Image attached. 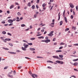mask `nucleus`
<instances>
[{
    "label": "nucleus",
    "instance_id": "obj_20",
    "mask_svg": "<svg viewBox=\"0 0 78 78\" xmlns=\"http://www.w3.org/2000/svg\"><path fill=\"white\" fill-rule=\"evenodd\" d=\"M31 8L33 9H35V6L34 5H33L32 6Z\"/></svg>",
    "mask_w": 78,
    "mask_h": 78
},
{
    "label": "nucleus",
    "instance_id": "obj_60",
    "mask_svg": "<svg viewBox=\"0 0 78 78\" xmlns=\"http://www.w3.org/2000/svg\"><path fill=\"white\" fill-rule=\"evenodd\" d=\"M57 43H56L55 42L54 43V45H57Z\"/></svg>",
    "mask_w": 78,
    "mask_h": 78
},
{
    "label": "nucleus",
    "instance_id": "obj_54",
    "mask_svg": "<svg viewBox=\"0 0 78 78\" xmlns=\"http://www.w3.org/2000/svg\"><path fill=\"white\" fill-rule=\"evenodd\" d=\"M48 69H52V68L51 67H50V66H48Z\"/></svg>",
    "mask_w": 78,
    "mask_h": 78
},
{
    "label": "nucleus",
    "instance_id": "obj_25",
    "mask_svg": "<svg viewBox=\"0 0 78 78\" xmlns=\"http://www.w3.org/2000/svg\"><path fill=\"white\" fill-rule=\"evenodd\" d=\"M28 45H26V46H24V48H28Z\"/></svg>",
    "mask_w": 78,
    "mask_h": 78
},
{
    "label": "nucleus",
    "instance_id": "obj_6",
    "mask_svg": "<svg viewBox=\"0 0 78 78\" xmlns=\"http://www.w3.org/2000/svg\"><path fill=\"white\" fill-rule=\"evenodd\" d=\"M29 49L31 51H34L35 50V48H30Z\"/></svg>",
    "mask_w": 78,
    "mask_h": 78
},
{
    "label": "nucleus",
    "instance_id": "obj_4",
    "mask_svg": "<svg viewBox=\"0 0 78 78\" xmlns=\"http://www.w3.org/2000/svg\"><path fill=\"white\" fill-rule=\"evenodd\" d=\"M50 42V40L49 39L45 40V42L46 43H48V42Z\"/></svg>",
    "mask_w": 78,
    "mask_h": 78
},
{
    "label": "nucleus",
    "instance_id": "obj_52",
    "mask_svg": "<svg viewBox=\"0 0 78 78\" xmlns=\"http://www.w3.org/2000/svg\"><path fill=\"white\" fill-rule=\"evenodd\" d=\"M37 58H43V57H41L39 56H37Z\"/></svg>",
    "mask_w": 78,
    "mask_h": 78
},
{
    "label": "nucleus",
    "instance_id": "obj_2",
    "mask_svg": "<svg viewBox=\"0 0 78 78\" xmlns=\"http://www.w3.org/2000/svg\"><path fill=\"white\" fill-rule=\"evenodd\" d=\"M8 22H9V23H11L13 22V20H12L9 19L8 20Z\"/></svg>",
    "mask_w": 78,
    "mask_h": 78
},
{
    "label": "nucleus",
    "instance_id": "obj_11",
    "mask_svg": "<svg viewBox=\"0 0 78 78\" xmlns=\"http://www.w3.org/2000/svg\"><path fill=\"white\" fill-rule=\"evenodd\" d=\"M78 64V63L77 62H75L73 64L74 66H76Z\"/></svg>",
    "mask_w": 78,
    "mask_h": 78
},
{
    "label": "nucleus",
    "instance_id": "obj_62",
    "mask_svg": "<svg viewBox=\"0 0 78 78\" xmlns=\"http://www.w3.org/2000/svg\"><path fill=\"white\" fill-rule=\"evenodd\" d=\"M16 51V52H20V51H19V50H17Z\"/></svg>",
    "mask_w": 78,
    "mask_h": 78
},
{
    "label": "nucleus",
    "instance_id": "obj_19",
    "mask_svg": "<svg viewBox=\"0 0 78 78\" xmlns=\"http://www.w3.org/2000/svg\"><path fill=\"white\" fill-rule=\"evenodd\" d=\"M47 62H51V63H53V62L50 60L47 61Z\"/></svg>",
    "mask_w": 78,
    "mask_h": 78
},
{
    "label": "nucleus",
    "instance_id": "obj_27",
    "mask_svg": "<svg viewBox=\"0 0 78 78\" xmlns=\"http://www.w3.org/2000/svg\"><path fill=\"white\" fill-rule=\"evenodd\" d=\"M30 40L31 41H33V40H34L35 39V38H30Z\"/></svg>",
    "mask_w": 78,
    "mask_h": 78
},
{
    "label": "nucleus",
    "instance_id": "obj_53",
    "mask_svg": "<svg viewBox=\"0 0 78 78\" xmlns=\"http://www.w3.org/2000/svg\"><path fill=\"white\" fill-rule=\"evenodd\" d=\"M37 3H39V1H40V0H37Z\"/></svg>",
    "mask_w": 78,
    "mask_h": 78
},
{
    "label": "nucleus",
    "instance_id": "obj_37",
    "mask_svg": "<svg viewBox=\"0 0 78 78\" xmlns=\"http://www.w3.org/2000/svg\"><path fill=\"white\" fill-rule=\"evenodd\" d=\"M74 71H76V72H78V69H74Z\"/></svg>",
    "mask_w": 78,
    "mask_h": 78
},
{
    "label": "nucleus",
    "instance_id": "obj_55",
    "mask_svg": "<svg viewBox=\"0 0 78 78\" xmlns=\"http://www.w3.org/2000/svg\"><path fill=\"white\" fill-rule=\"evenodd\" d=\"M12 72H13V71L12 70L11 72L9 73V74H11L12 73Z\"/></svg>",
    "mask_w": 78,
    "mask_h": 78
},
{
    "label": "nucleus",
    "instance_id": "obj_64",
    "mask_svg": "<svg viewBox=\"0 0 78 78\" xmlns=\"http://www.w3.org/2000/svg\"><path fill=\"white\" fill-rule=\"evenodd\" d=\"M54 0H50V2H53Z\"/></svg>",
    "mask_w": 78,
    "mask_h": 78
},
{
    "label": "nucleus",
    "instance_id": "obj_33",
    "mask_svg": "<svg viewBox=\"0 0 78 78\" xmlns=\"http://www.w3.org/2000/svg\"><path fill=\"white\" fill-rule=\"evenodd\" d=\"M73 61H78V58L73 60Z\"/></svg>",
    "mask_w": 78,
    "mask_h": 78
},
{
    "label": "nucleus",
    "instance_id": "obj_18",
    "mask_svg": "<svg viewBox=\"0 0 78 78\" xmlns=\"http://www.w3.org/2000/svg\"><path fill=\"white\" fill-rule=\"evenodd\" d=\"M3 49H4V50H9V49L8 48H5L4 47L2 48Z\"/></svg>",
    "mask_w": 78,
    "mask_h": 78
},
{
    "label": "nucleus",
    "instance_id": "obj_3",
    "mask_svg": "<svg viewBox=\"0 0 78 78\" xmlns=\"http://www.w3.org/2000/svg\"><path fill=\"white\" fill-rule=\"evenodd\" d=\"M32 77L34 78H35V77H36V78L37 77V75H36V74H32Z\"/></svg>",
    "mask_w": 78,
    "mask_h": 78
},
{
    "label": "nucleus",
    "instance_id": "obj_29",
    "mask_svg": "<svg viewBox=\"0 0 78 78\" xmlns=\"http://www.w3.org/2000/svg\"><path fill=\"white\" fill-rule=\"evenodd\" d=\"M69 28H67L66 29H65V31H69Z\"/></svg>",
    "mask_w": 78,
    "mask_h": 78
},
{
    "label": "nucleus",
    "instance_id": "obj_17",
    "mask_svg": "<svg viewBox=\"0 0 78 78\" xmlns=\"http://www.w3.org/2000/svg\"><path fill=\"white\" fill-rule=\"evenodd\" d=\"M62 51L60 50H57L56 51V53H58L59 52H61Z\"/></svg>",
    "mask_w": 78,
    "mask_h": 78
},
{
    "label": "nucleus",
    "instance_id": "obj_35",
    "mask_svg": "<svg viewBox=\"0 0 78 78\" xmlns=\"http://www.w3.org/2000/svg\"><path fill=\"white\" fill-rule=\"evenodd\" d=\"M7 34H8V35H9V36H12V35H11V34H10V33H7Z\"/></svg>",
    "mask_w": 78,
    "mask_h": 78
},
{
    "label": "nucleus",
    "instance_id": "obj_12",
    "mask_svg": "<svg viewBox=\"0 0 78 78\" xmlns=\"http://www.w3.org/2000/svg\"><path fill=\"white\" fill-rule=\"evenodd\" d=\"M58 20H59V19H60V12H59L58 14Z\"/></svg>",
    "mask_w": 78,
    "mask_h": 78
},
{
    "label": "nucleus",
    "instance_id": "obj_38",
    "mask_svg": "<svg viewBox=\"0 0 78 78\" xmlns=\"http://www.w3.org/2000/svg\"><path fill=\"white\" fill-rule=\"evenodd\" d=\"M23 42H26V43H28V41H27L26 40H23Z\"/></svg>",
    "mask_w": 78,
    "mask_h": 78
},
{
    "label": "nucleus",
    "instance_id": "obj_58",
    "mask_svg": "<svg viewBox=\"0 0 78 78\" xmlns=\"http://www.w3.org/2000/svg\"><path fill=\"white\" fill-rule=\"evenodd\" d=\"M78 6H76V8L77 11H78Z\"/></svg>",
    "mask_w": 78,
    "mask_h": 78
},
{
    "label": "nucleus",
    "instance_id": "obj_7",
    "mask_svg": "<svg viewBox=\"0 0 78 78\" xmlns=\"http://www.w3.org/2000/svg\"><path fill=\"white\" fill-rule=\"evenodd\" d=\"M64 20L66 23H67L68 21H67V18H66V17H64Z\"/></svg>",
    "mask_w": 78,
    "mask_h": 78
},
{
    "label": "nucleus",
    "instance_id": "obj_57",
    "mask_svg": "<svg viewBox=\"0 0 78 78\" xmlns=\"http://www.w3.org/2000/svg\"><path fill=\"white\" fill-rule=\"evenodd\" d=\"M36 8H37V9H38V8H39V6H38V5H36Z\"/></svg>",
    "mask_w": 78,
    "mask_h": 78
},
{
    "label": "nucleus",
    "instance_id": "obj_34",
    "mask_svg": "<svg viewBox=\"0 0 78 78\" xmlns=\"http://www.w3.org/2000/svg\"><path fill=\"white\" fill-rule=\"evenodd\" d=\"M9 45H10V46H13V44H12V43H9Z\"/></svg>",
    "mask_w": 78,
    "mask_h": 78
},
{
    "label": "nucleus",
    "instance_id": "obj_8",
    "mask_svg": "<svg viewBox=\"0 0 78 78\" xmlns=\"http://www.w3.org/2000/svg\"><path fill=\"white\" fill-rule=\"evenodd\" d=\"M52 57L53 58H55L56 59H58V56H52Z\"/></svg>",
    "mask_w": 78,
    "mask_h": 78
},
{
    "label": "nucleus",
    "instance_id": "obj_50",
    "mask_svg": "<svg viewBox=\"0 0 78 78\" xmlns=\"http://www.w3.org/2000/svg\"><path fill=\"white\" fill-rule=\"evenodd\" d=\"M37 36H41V34H37L36 35Z\"/></svg>",
    "mask_w": 78,
    "mask_h": 78
},
{
    "label": "nucleus",
    "instance_id": "obj_42",
    "mask_svg": "<svg viewBox=\"0 0 78 78\" xmlns=\"http://www.w3.org/2000/svg\"><path fill=\"white\" fill-rule=\"evenodd\" d=\"M73 45L75 46H78V44H73Z\"/></svg>",
    "mask_w": 78,
    "mask_h": 78
},
{
    "label": "nucleus",
    "instance_id": "obj_32",
    "mask_svg": "<svg viewBox=\"0 0 78 78\" xmlns=\"http://www.w3.org/2000/svg\"><path fill=\"white\" fill-rule=\"evenodd\" d=\"M65 43H64L63 42H61L60 43V45H65Z\"/></svg>",
    "mask_w": 78,
    "mask_h": 78
},
{
    "label": "nucleus",
    "instance_id": "obj_28",
    "mask_svg": "<svg viewBox=\"0 0 78 78\" xmlns=\"http://www.w3.org/2000/svg\"><path fill=\"white\" fill-rule=\"evenodd\" d=\"M31 3H30V2H29L28 4H27V5L28 6H30L31 5Z\"/></svg>",
    "mask_w": 78,
    "mask_h": 78
},
{
    "label": "nucleus",
    "instance_id": "obj_14",
    "mask_svg": "<svg viewBox=\"0 0 78 78\" xmlns=\"http://www.w3.org/2000/svg\"><path fill=\"white\" fill-rule=\"evenodd\" d=\"M38 39H44V37L43 36L39 37H38Z\"/></svg>",
    "mask_w": 78,
    "mask_h": 78
},
{
    "label": "nucleus",
    "instance_id": "obj_46",
    "mask_svg": "<svg viewBox=\"0 0 78 78\" xmlns=\"http://www.w3.org/2000/svg\"><path fill=\"white\" fill-rule=\"evenodd\" d=\"M12 25H13V23H10L9 25V26H11Z\"/></svg>",
    "mask_w": 78,
    "mask_h": 78
},
{
    "label": "nucleus",
    "instance_id": "obj_45",
    "mask_svg": "<svg viewBox=\"0 0 78 78\" xmlns=\"http://www.w3.org/2000/svg\"><path fill=\"white\" fill-rule=\"evenodd\" d=\"M36 17H37V15H36V14L34 15V18H36Z\"/></svg>",
    "mask_w": 78,
    "mask_h": 78
},
{
    "label": "nucleus",
    "instance_id": "obj_1",
    "mask_svg": "<svg viewBox=\"0 0 78 78\" xmlns=\"http://www.w3.org/2000/svg\"><path fill=\"white\" fill-rule=\"evenodd\" d=\"M54 32V31H52L50 32V33H49V34H48V36H53V33Z\"/></svg>",
    "mask_w": 78,
    "mask_h": 78
},
{
    "label": "nucleus",
    "instance_id": "obj_21",
    "mask_svg": "<svg viewBox=\"0 0 78 78\" xmlns=\"http://www.w3.org/2000/svg\"><path fill=\"white\" fill-rule=\"evenodd\" d=\"M27 44H28V45H33V43H28Z\"/></svg>",
    "mask_w": 78,
    "mask_h": 78
},
{
    "label": "nucleus",
    "instance_id": "obj_47",
    "mask_svg": "<svg viewBox=\"0 0 78 78\" xmlns=\"http://www.w3.org/2000/svg\"><path fill=\"white\" fill-rule=\"evenodd\" d=\"M25 58H26V59H31V58L27 57H25Z\"/></svg>",
    "mask_w": 78,
    "mask_h": 78
},
{
    "label": "nucleus",
    "instance_id": "obj_61",
    "mask_svg": "<svg viewBox=\"0 0 78 78\" xmlns=\"http://www.w3.org/2000/svg\"><path fill=\"white\" fill-rule=\"evenodd\" d=\"M39 14V12H36V15H37V14Z\"/></svg>",
    "mask_w": 78,
    "mask_h": 78
},
{
    "label": "nucleus",
    "instance_id": "obj_26",
    "mask_svg": "<svg viewBox=\"0 0 78 78\" xmlns=\"http://www.w3.org/2000/svg\"><path fill=\"white\" fill-rule=\"evenodd\" d=\"M55 62L58 64H59V63H60V61H59L57 60Z\"/></svg>",
    "mask_w": 78,
    "mask_h": 78
},
{
    "label": "nucleus",
    "instance_id": "obj_43",
    "mask_svg": "<svg viewBox=\"0 0 78 78\" xmlns=\"http://www.w3.org/2000/svg\"><path fill=\"white\" fill-rule=\"evenodd\" d=\"M63 48V47H62V46L60 47L59 48V50H61V49H62Z\"/></svg>",
    "mask_w": 78,
    "mask_h": 78
},
{
    "label": "nucleus",
    "instance_id": "obj_22",
    "mask_svg": "<svg viewBox=\"0 0 78 78\" xmlns=\"http://www.w3.org/2000/svg\"><path fill=\"white\" fill-rule=\"evenodd\" d=\"M2 33L3 34H5L6 33V32L5 31H3L2 32Z\"/></svg>",
    "mask_w": 78,
    "mask_h": 78
},
{
    "label": "nucleus",
    "instance_id": "obj_5",
    "mask_svg": "<svg viewBox=\"0 0 78 78\" xmlns=\"http://www.w3.org/2000/svg\"><path fill=\"white\" fill-rule=\"evenodd\" d=\"M70 6V7H71L72 8H74V6H73V4H72L70 3L69 4Z\"/></svg>",
    "mask_w": 78,
    "mask_h": 78
},
{
    "label": "nucleus",
    "instance_id": "obj_15",
    "mask_svg": "<svg viewBox=\"0 0 78 78\" xmlns=\"http://www.w3.org/2000/svg\"><path fill=\"white\" fill-rule=\"evenodd\" d=\"M58 59H59V60H63V58H60L59 57H58V58H57Z\"/></svg>",
    "mask_w": 78,
    "mask_h": 78
},
{
    "label": "nucleus",
    "instance_id": "obj_44",
    "mask_svg": "<svg viewBox=\"0 0 78 78\" xmlns=\"http://www.w3.org/2000/svg\"><path fill=\"white\" fill-rule=\"evenodd\" d=\"M65 12H66V10H65L63 12V15H65Z\"/></svg>",
    "mask_w": 78,
    "mask_h": 78
},
{
    "label": "nucleus",
    "instance_id": "obj_39",
    "mask_svg": "<svg viewBox=\"0 0 78 78\" xmlns=\"http://www.w3.org/2000/svg\"><path fill=\"white\" fill-rule=\"evenodd\" d=\"M46 5L45 4H43L42 5V6H43V7H45V6Z\"/></svg>",
    "mask_w": 78,
    "mask_h": 78
},
{
    "label": "nucleus",
    "instance_id": "obj_16",
    "mask_svg": "<svg viewBox=\"0 0 78 78\" xmlns=\"http://www.w3.org/2000/svg\"><path fill=\"white\" fill-rule=\"evenodd\" d=\"M14 8V5H11L10 7V9H12V8Z\"/></svg>",
    "mask_w": 78,
    "mask_h": 78
},
{
    "label": "nucleus",
    "instance_id": "obj_10",
    "mask_svg": "<svg viewBox=\"0 0 78 78\" xmlns=\"http://www.w3.org/2000/svg\"><path fill=\"white\" fill-rule=\"evenodd\" d=\"M5 41H11V40L10 38H6L5 39Z\"/></svg>",
    "mask_w": 78,
    "mask_h": 78
},
{
    "label": "nucleus",
    "instance_id": "obj_31",
    "mask_svg": "<svg viewBox=\"0 0 78 78\" xmlns=\"http://www.w3.org/2000/svg\"><path fill=\"white\" fill-rule=\"evenodd\" d=\"M64 62H61L60 61L59 64H63Z\"/></svg>",
    "mask_w": 78,
    "mask_h": 78
},
{
    "label": "nucleus",
    "instance_id": "obj_41",
    "mask_svg": "<svg viewBox=\"0 0 78 78\" xmlns=\"http://www.w3.org/2000/svg\"><path fill=\"white\" fill-rule=\"evenodd\" d=\"M5 21H2L1 22V23H2L3 24H5Z\"/></svg>",
    "mask_w": 78,
    "mask_h": 78
},
{
    "label": "nucleus",
    "instance_id": "obj_63",
    "mask_svg": "<svg viewBox=\"0 0 78 78\" xmlns=\"http://www.w3.org/2000/svg\"><path fill=\"white\" fill-rule=\"evenodd\" d=\"M8 68V67L7 66L5 67L4 68V69H6Z\"/></svg>",
    "mask_w": 78,
    "mask_h": 78
},
{
    "label": "nucleus",
    "instance_id": "obj_40",
    "mask_svg": "<svg viewBox=\"0 0 78 78\" xmlns=\"http://www.w3.org/2000/svg\"><path fill=\"white\" fill-rule=\"evenodd\" d=\"M17 14V15H18V16H20V15H21V14H20V12H18Z\"/></svg>",
    "mask_w": 78,
    "mask_h": 78
},
{
    "label": "nucleus",
    "instance_id": "obj_59",
    "mask_svg": "<svg viewBox=\"0 0 78 78\" xmlns=\"http://www.w3.org/2000/svg\"><path fill=\"white\" fill-rule=\"evenodd\" d=\"M7 12L8 13V14H9L10 12L8 10L7 11Z\"/></svg>",
    "mask_w": 78,
    "mask_h": 78
},
{
    "label": "nucleus",
    "instance_id": "obj_13",
    "mask_svg": "<svg viewBox=\"0 0 78 78\" xmlns=\"http://www.w3.org/2000/svg\"><path fill=\"white\" fill-rule=\"evenodd\" d=\"M22 50H24V51H26V48H23V47H22Z\"/></svg>",
    "mask_w": 78,
    "mask_h": 78
},
{
    "label": "nucleus",
    "instance_id": "obj_23",
    "mask_svg": "<svg viewBox=\"0 0 78 78\" xmlns=\"http://www.w3.org/2000/svg\"><path fill=\"white\" fill-rule=\"evenodd\" d=\"M62 23H63V22L62 21H61L60 22V25H62Z\"/></svg>",
    "mask_w": 78,
    "mask_h": 78
},
{
    "label": "nucleus",
    "instance_id": "obj_56",
    "mask_svg": "<svg viewBox=\"0 0 78 78\" xmlns=\"http://www.w3.org/2000/svg\"><path fill=\"white\" fill-rule=\"evenodd\" d=\"M76 53V51H75L73 52V54H75Z\"/></svg>",
    "mask_w": 78,
    "mask_h": 78
},
{
    "label": "nucleus",
    "instance_id": "obj_51",
    "mask_svg": "<svg viewBox=\"0 0 78 78\" xmlns=\"http://www.w3.org/2000/svg\"><path fill=\"white\" fill-rule=\"evenodd\" d=\"M45 39H46V40H47L48 39V37H46L45 38Z\"/></svg>",
    "mask_w": 78,
    "mask_h": 78
},
{
    "label": "nucleus",
    "instance_id": "obj_9",
    "mask_svg": "<svg viewBox=\"0 0 78 78\" xmlns=\"http://www.w3.org/2000/svg\"><path fill=\"white\" fill-rule=\"evenodd\" d=\"M8 53H10V54H16V52H9V51H8Z\"/></svg>",
    "mask_w": 78,
    "mask_h": 78
},
{
    "label": "nucleus",
    "instance_id": "obj_24",
    "mask_svg": "<svg viewBox=\"0 0 78 78\" xmlns=\"http://www.w3.org/2000/svg\"><path fill=\"white\" fill-rule=\"evenodd\" d=\"M21 27H25V25L24 24H23L21 25Z\"/></svg>",
    "mask_w": 78,
    "mask_h": 78
},
{
    "label": "nucleus",
    "instance_id": "obj_48",
    "mask_svg": "<svg viewBox=\"0 0 78 78\" xmlns=\"http://www.w3.org/2000/svg\"><path fill=\"white\" fill-rule=\"evenodd\" d=\"M71 19H73V15H71V17H70Z\"/></svg>",
    "mask_w": 78,
    "mask_h": 78
},
{
    "label": "nucleus",
    "instance_id": "obj_30",
    "mask_svg": "<svg viewBox=\"0 0 78 78\" xmlns=\"http://www.w3.org/2000/svg\"><path fill=\"white\" fill-rule=\"evenodd\" d=\"M59 57H60V58H62L63 57V55H59Z\"/></svg>",
    "mask_w": 78,
    "mask_h": 78
},
{
    "label": "nucleus",
    "instance_id": "obj_36",
    "mask_svg": "<svg viewBox=\"0 0 78 78\" xmlns=\"http://www.w3.org/2000/svg\"><path fill=\"white\" fill-rule=\"evenodd\" d=\"M2 41H3L4 42H6V40H5V39H2Z\"/></svg>",
    "mask_w": 78,
    "mask_h": 78
},
{
    "label": "nucleus",
    "instance_id": "obj_49",
    "mask_svg": "<svg viewBox=\"0 0 78 78\" xmlns=\"http://www.w3.org/2000/svg\"><path fill=\"white\" fill-rule=\"evenodd\" d=\"M53 6H52L51 9H50V10H52V9H53Z\"/></svg>",
    "mask_w": 78,
    "mask_h": 78
}]
</instances>
